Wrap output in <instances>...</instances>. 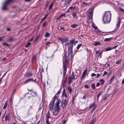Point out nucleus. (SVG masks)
Segmentation results:
<instances>
[{
	"label": "nucleus",
	"instance_id": "6ab92c4d",
	"mask_svg": "<svg viewBox=\"0 0 124 124\" xmlns=\"http://www.w3.org/2000/svg\"><path fill=\"white\" fill-rule=\"evenodd\" d=\"M118 21L116 27H119L120 25V24L121 22V20L120 17H119L117 18Z\"/></svg>",
	"mask_w": 124,
	"mask_h": 124
},
{
	"label": "nucleus",
	"instance_id": "5fc2aeb1",
	"mask_svg": "<svg viewBox=\"0 0 124 124\" xmlns=\"http://www.w3.org/2000/svg\"><path fill=\"white\" fill-rule=\"evenodd\" d=\"M97 107V105L95 104L92 109L94 110Z\"/></svg>",
	"mask_w": 124,
	"mask_h": 124
},
{
	"label": "nucleus",
	"instance_id": "79ce46f5",
	"mask_svg": "<svg viewBox=\"0 0 124 124\" xmlns=\"http://www.w3.org/2000/svg\"><path fill=\"white\" fill-rule=\"evenodd\" d=\"M7 101L5 103L4 105V106L3 107V108L4 109L5 108H6L7 106Z\"/></svg>",
	"mask_w": 124,
	"mask_h": 124
},
{
	"label": "nucleus",
	"instance_id": "680f3d73",
	"mask_svg": "<svg viewBox=\"0 0 124 124\" xmlns=\"http://www.w3.org/2000/svg\"><path fill=\"white\" fill-rule=\"evenodd\" d=\"M49 3V2L48 1H47L46 2V4L45 5V7L46 8L47 7Z\"/></svg>",
	"mask_w": 124,
	"mask_h": 124
},
{
	"label": "nucleus",
	"instance_id": "69168bd1",
	"mask_svg": "<svg viewBox=\"0 0 124 124\" xmlns=\"http://www.w3.org/2000/svg\"><path fill=\"white\" fill-rule=\"evenodd\" d=\"M100 84L99 83H97L96 84V86L97 87H98L100 86Z\"/></svg>",
	"mask_w": 124,
	"mask_h": 124
},
{
	"label": "nucleus",
	"instance_id": "13d9d810",
	"mask_svg": "<svg viewBox=\"0 0 124 124\" xmlns=\"http://www.w3.org/2000/svg\"><path fill=\"white\" fill-rule=\"evenodd\" d=\"M119 10L123 12H124V9L121 8H119Z\"/></svg>",
	"mask_w": 124,
	"mask_h": 124
},
{
	"label": "nucleus",
	"instance_id": "6e6552de",
	"mask_svg": "<svg viewBox=\"0 0 124 124\" xmlns=\"http://www.w3.org/2000/svg\"><path fill=\"white\" fill-rule=\"evenodd\" d=\"M58 39L62 41L63 42H66L68 41L69 38L68 37L66 36H64L63 38H61L59 37Z\"/></svg>",
	"mask_w": 124,
	"mask_h": 124
},
{
	"label": "nucleus",
	"instance_id": "ea45409f",
	"mask_svg": "<svg viewBox=\"0 0 124 124\" xmlns=\"http://www.w3.org/2000/svg\"><path fill=\"white\" fill-rule=\"evenodd\" d=\"M114 77V76H113L110 79V83H111L113 81Z\"/></svg>",
	"mask_w": 124,
	"mask_h": 124
},
{
	"label": "nucleus",
	"instance_id": "864d4df0",
	"mask_svg": "<svg viewBox=\"0 0 124 124\" xmlns=\"http://www.w3.org/2000/svg\"><path fill=\"white\" fill-rule=\"evenodd\" d=\"M66 15V14L65 13L62 14L60 16V17H62V16H65Z\"/></svg>",
	"mask_w": 124,
	"mask_h": 124
},
{
	"label": "nucleus",
	"instance_id": "dca6fc26",
	"mask_svg": "<svg viewBox=\"0 0 124 124\" xmlns=\"http://www.w3.org/2000/svg\"><path fill=\"white\" fill-rule=\"evenodd\" d=\"M87 68H86L83 73L82 76L81 78V79H82L86 75V73L87 72Z\"/></svg>",
	"mask_w": 124,
	"mask_h": 124
},
{
	"label": "nucleus",
	"instance_id": "412c9836",
	"mask_svg": "<svg viewBox=\"0 0 124 124\" xmlns=\"http://www.w3.org/2000/svg\"><path fill=\"white\" fill-rule=\"evenodd\" d=\"M113 39L111 37L108 38H105L104 40V42H109V41L110 40H112Z\"/></svg>",
	"mask_w": 124,
	"mask_h": 124
},
{
	"label": "nucleus",
	"instance_id": "0eeeda50",
	"mask_svg": "<svg viewBox=\"0 0 124 124\" xmlns=\"http://www.w3.org/2000/svg\"><path fill=\"white\" fill-rule=\"evenodd\" d=\"M63 65L64 66L63 72V79H65V76L66 74L67 71V67L66 66V63H63Z\"/></svg>",
	"mask_w": 124,
	"mask_h": 124
},
{
	"label": "nucleus",
	"instance_id": "49530a36",
	"mask_svg": "<svg viewBox=\"0 0 124 124\" xmlns=\"http://www.w3.org/2000/svg\"><path fill=\"white\" fill-rule=\"evenodd\" d=\"M40 37L39 36H37L35 38V42H36L37 40Z\"/></svg>",
	"mask_w": 124,
	"mask_h": 124
},
{
	"label": "nucleus",
	"instance_id": "a211bd4d",
	"mask_svg": "<svg viewBox=\"0 0 124 124\" xmlns=\"http://www.w3.org/2000/svg\"><path fill=\"white\" fill-rule=\"evenodd\" d=\"M97 118L96 117H94L93 119L90 122L91 124H94Z\"/></svg>",
	"mask_w": 124,
	"mask_h": 124
},
{
	"label": "nucleus",
	"instance_id": "473e14b6",
	"mask_svg": "<svg viewBox=\"0 0 124 124\" xmlns=\"http://www.w3.org/2000/svg\"><path fill=\"white\" fill-rule=\"evenodd\" d=\"M104 95H105L106 96H103V100L104 101H105L106 100L107 97L108 96V95L107 94H106Z\"/></svg>",
	"mask_w": 124,
	"mask_h": 124
},
{
	"label": "nucleus",
	"instance_id": "09e8293b",
	"mask_svg": "<svg viewBox=\"0 0 124 124\" xmlns=\"http://www.w3.org/2000/svg\"><path fill=\"white\" fill-rule=\"evenodd\" d=\"M4 46H10V45L8 44H7L5 42L3 44Z\"/></svg>",
	"mask_w": 124,
	"mask_h": 124
},
{
	"label": "nucleus",
	"instance_id": "c85d7f7f",
	"mask_svg": "<svg viewBox=\"0 0 124 124\" xmlns=\"http://www.w3.org/2000/svg\"><path fill=\"white\" fill-rule=\"evenodd\" d=\"M108 76L110 75L111 74L112 72V70L111 69H109L108 70Z\"/></svg>",
	"mask_w": 124,
	"mask_h": 124
},
{
	"label": "nucleus",
	"instance_id": "b1692460",
	"mask_svg": "<svg viewBox=\"0 0 124 124\" xmlns=\"http://www.w3.org/2000/svg\"><path fill=\"white\" fill-rule=\"evenodd\" d=\"M67 89L69 91L70 93L71 94L72 91L71 87L70 86H68V87Z\"/></svg>",
	"mask_w": 124,
	"mask_h": 124
},
{
	"label": "nucleus",
	"instance_id": "de8ad7c7",
	"mask_svg": "<svg viewBox=\"0 0 124 124\" xmlns=\"http://www.w3.org/2000/svg\"><path fill=\"white\" fill-rule=\"evenodd\" d=\"M35 55H33L32 56L31 58V60L32 62H33L35 59Z\"/></svg>",
	"mask_w": 124,
	"mask_h": 124
},
{
	"label": "nucleus",
	"instance_id": "39448f33",
	"mask_svg": "<svg viewBox=\"0 0 124 124\" xmlns=\"http://www.w3.org/2000/svg\"><path fill=\"white\" fill-rule=\"evenodd\" d=\"M50 113L49 111H48L46 117V124H50V121L49 120V119L51 118L50 117Z\"/></svg>",
	"mask_w": 124,
	"mask_h": 124
},
{
	"label": "nucleus",
	"instance_id": "603ef678",
	"mask_svg": "<svg viewBox=\"0 0 124 124\" xmlns=\"http://www.w3.org/2000/svg\"><path fill=\"white\" fill-rule=\"evenodd\" d=\"M61 89H60L58 91V92H57V93L55 95H56V96H57V97H58V96H57V94H59L60 93H61Z\"/></svg>",
	"mask_w": 124,
	"mask_h": 124
},
{
	"label": "nucleus",
	"instance_id": "6e6d98bb",
	"mask_svg": "<svg viewBox=\"0 0 124 124\" xmlns=\"http://www.w3.org/2000/svg\"><path fill=\"white\" fill-rule=\"evenodd\" d=\"M96 76V74L94 73H93L91 75V76L92 77H95Z\"/></svg>",
	"mask_w": 124,
	"mask_h": 124
},
{
	"label": "nucleus",
	"instance_id": "9b49d317",
	"mask_svg": "<svg viewBox=\"0 0 124 124\" xmlns=\"http://www.w3.org/2000/svg\"><path fill=\"white\" fill-rule=\"evenodd\" d=\"M63 56L64 57V63L65 62L66 63L68 62V60L71 61L72 58V57L70 58L69 57H68L65 54H64Z\"/></svg>",
	"mask_w": 124,
	"mask_h": 124
},
{
	"label": "nucleus",
	"instance_id": "f3484780",
	"mask_svg": "<svg viewBox=\"0 0 124 124\" xmlns=\"http://www.w3.org/2000/svg\"><path fill=\"white\" fill-rule=\"evenodd\" d=\"M69 102V100H68L66 99H65L64 100V101L63 103V108H64L66 106H67Z\"/></svg>",
	"mask_w": 124,
	"mask_h": 124
},
{
	"label": "nucleus",
	"instance_id": "7ed1b4c3",
	"mask_svg": "<svg viewBox=\"0 0 124 124\" xmlns=\"http://www.w3.org/2000/svg\"><path fill=\"white\" fill-rule=\"evenodd\" d=\"M75 42V39H73L70 40V42L66 43L65 45V46H68V48H72L73 45Z\"/></svg>",
	"mask_w": 124,
	"mask_h": 124
},
{
	"label": "nucleus",
	"instance_id": "bf43d9fd",
	"mask_svg": "<svg viewBox=\"0 0 124 124\" xmlns=\"http://www.w3.org/2000/svg\"><path fill=\"white\" fill-rule=\"evenodd\" d=\"M92 26L93 28L95 29V30H96V29H98V28L96 26H93V25L92 24Z\"/></svg>",
	"mask_w": 124,
	"mask_h": 124
},
{
	"label": "nucleus",
	"instance_id": "3c124183",
	"mask_svg": "<svg viewBox=\"0 0 124 124\" xmlns=\"http://www.w3.org/2000/svg\"><path fill=\"white\" fill-rule=\"evenodd\" d=\"M60 30H63V31H65V30L63 27H60Z\"/></svg>",
	"mask_w": 124,
	"mask_h": 124
},
{
	"label": "nucleus",
	"instance_id": "58836bf2",
	"mask_svg": "<svg viewBox=\"0 0 124 124\" xmlns=\"http://www.w3.org/2000/svg\"><path fill=\"white\" fill-rule=\"evenodd\" d=\"M78 25L76 24H72L70 26V27L73 28H74L76 27Z\"/></svg>",
	"mask_w": 124,
	"mask_h": 124
},
{
	"label": "nucleus",
	"instance_id": "a18cd8bd",
	"mask_svg": "<svg viewBox=\"0 0 124 124\" xmlns=\"http://www.w3.org/2000/svg\"><path fill=\"white\" fill-rule=\"evenodd\" d=\"M72 15L74 17H75L76 16L77 14L76 13L73 12L72 13Z\"/></svg>",
	"mask_w": 124,
	"mask_h": 124
},
{
	"label": "nucleus",
	"instance_id": "f704fd0d",
	"mask_svg": "<svg viewBox=\"0 0 124 124\" xmlns=\"http://www.w3.org/2000/svg\"><path fill=\"white\" fill-rule=\"evenodd\" d=\"M14 39L12 37H10L8 39V41L9 42L12 41Z\"/></svg>",
	"mask_w": 124,
	"mask_h": 124
},
{
	"label": "nucleus",
	"instance_id": "f257e3e1",
	"mask_svg": "<svg viewBox=\"0 0 124 124\" xmlns=\"http://www.w3.org/2000/svg\"><path fill=\"white\" fill-rule=\"evenodd\" d=\"M111 14L110 11H106L105 12L102 19L103 23H109L111 20Z\"/></svg>",
	"mask_w": 124,
	"mask_h": 124
},
{
	"label": "nucleus",
	"instance_id": "f03ea898",
	"mask_svg": "<svg viewBox=\"0 0 124 124\" xmlns=\"http://www.w3.org/2000/svg\"><path fill=\"white\" fill-rule=\"evenodd\" d=\"M58 98V97L56 96V95H55L53 98V101L51 102L49 104V108L50 110L51 111L53 109V107L54 105L55 100L56 99H57Z\"/></svg>",
	"mask_w": 124,
	"mask_h": 124
},
{
	"label": "nucleus",
	"instance_id": "a878e982",
	"mask_svg": "<svg viewBox=\"0 0 124 124\" xmlns=\"http://www.w3.org/2000/svg\"><path fill=\"white\" fill-rule=\"evenodd\" d=\"M70 0H64V4L67 5L69 4L70 2Z\"/></svg>",
	"mask_w": 124,
	"mask_h": 124
},
{
	"label": "nucleus",
	"instance_id": "4c0bfd02",
	"mask_svg": "<svg viewBox=\"0 0 124 124\" xmlns=\"http://www.w3.org/2000/svg\"><path fill=\"white\" fill-rule=\"evenodd\" d=\"M82 46V44H78L77 47V50H78L80 47Z\"/></svg>",
	"mask_w": 124,
	"mask_h": 124
},
{
	"label": "nucleus",
	"instance_id": "774afa93",
	"mask_svg": "<svg viewBox=\"0 0 124 124\" xmlns=\"http://www.w3.org/2000/svg\"><path fill=\"white\" fill-rule=\"evenodd\" d=\"M97 76L95 77L96 78H98L100 75L99 73L97 74Z\"/></svg>",
	"mask_w": 124,
	"mask_h": 124
},
{
	"label": "nucleus",
	"instance_id": "5701e85b",
	"mask_svg": "<svg viewBox=\"0 0 124 124\" xmlns=\"http://www.w3.org/2000/svg\"><path fill=\"white\" fill-rule=\"evenodd\" d=\"M72 79L71 77H69L68 78V83L69 84H70L71 83V81L72 80Z\"/></svg>",
	"mask_w": 124,
	"mask_h": 124
},
{
	"label": "nucleus",
	"instance_id": "9d476101",
	"mask_svg": "<svg viewBox=\"0 0 124 124\" xmlns=\"http://www.w3.org/2000/svg\"><path fill=\"white\" fill-rule=\"evenodd\" d=\"M91 11L90 12L89 16V19L90 20H91L92 19V17L93 15V8H91Z\"/></svg>",
	"mask_w": 124,
	"mask_h": 124
},
{
	"label": "nucleus",
	"instance_id": "a19ab883",
	"mask_svg": "<svg viewBox=\"0 0 124 124\" xmlns=\"http://www.w3.org/2000/svg\"><path fill=\"white\" fill-rule=\"evenodd\" d=\"M121 61L122 60H119L116 62V64H119L121 63Z\"/></svg>",
	"mask_w": 124,
	"mask_h": 124
},
{
	"label": "nucleus",
	"instance_id": "052dcab7",
	"mask_svg": "<svg viewBox=\"0 0 124 124\" xmlns=\"http://www.w3.org/2000/svg\"><path fill=\"white\" fill-rule=\"evenodd\" d=\"M46 22H45L44 23H43V25H42V27H45L46 24Z\"/></svg>",
	"mask_w": 124,
	"mask_h": 124
},
{
	"label": "nucleus",
	"instance_id": "393cba45",
	"mask_svg": "<svg viewBox=\"0 0 124 124\" xmlns=\"http://www.w3.org/2000/svg\"><path fill=\"white\" fill-rule=\"evenodd\" d=\"M93 45H100V43L98 41H96L94 42L93 43Z\"/></svg>",
	"mask_w": 124,
	"mask_h": 124
},
{
	"label": "nucleus",
	"instance_id": "4468645a",
	"mask_svg": "<svg viewBox=\"0 0 124 124\" xmlns=\"http://www.w3.org/2000/svg\"><path fill=\"white\" fill-rule=\"evenodd\" d=\"M57 99V102L55 104L54 106H56L58 107H59V104L62 101H60V99H58V98Z\"/></svg>",
	"mask_w": 124,
	"mask_h": 124
},
{
	"label": "nucleus",
	"instance_id": "37998d69",
	"mask_svg": "<svg viewBox=\"0 0 124 124\" xmlns=\"http://www.w3.org/2000/svg\"><path fill=\"white\" fill-rule=\"evenodd\" d=\"M31 43H28L27 44L25 45V47H28L30 46L31 45Z\"/></svg>",
	"mask_w": 124,
	"mask_h": 124
},
{
	"label": "nucleus",
	"instance_id": "338daca9",
	"mask_svg": "<svg viewBox=\"0 0 124 124\" xmlns=\"http://www.w3.org/2000/svg\"><path fill=\"white\" fill-rule=\"evenodd\" d=\"M67 121L66 120H65L64 119L63 120V124H65L66 122Z\"/></svg>",
	"mask_w": 124,
	"mask_h": 124
},
{
	"label": "nucleus",
	"instance_id": "c03bdc74",
	"mask_svg": "<svg viewBox=\"0 0 124 124\" xmlns=\"http://www.w3.org/2000/svg\"><path fill=\"white\" fill-rule=\"evenodd\" d=\"M95 103H93V104H91L90 106H89V108H90V109H91V108L93 106H94V105H95Z\"/></svg>",
	"mask_w": 124,
	"mask_h": 124
},
{
	"label": "nucleus",
	"instance_id": "8fccbe9b",
	"mask_svg": "<svg viewBox=\"0 0 124 124\" xmlns=\"http://www.w3.org/2000/svg\"><path fill=\"white\" fill-rule=\"evenodd\" d=\"M108 72H107L106 71H105L104 72V74L102 75V76H104L105 75H106L107 74L108 75Z\"/></svg>",
	"mask_w": 124,
	"mask_h": 124
},
{
	"label": "nucleus",
	"instance_id": "c756f323",
	"mask_svg": "<svg viewBox=\"0 0 124 124\" xmlns=\"http://www.w3.org/2000/svg\"><path fill=\"white\" fill-rule=\"evenodd\" d=\"M70 77H71V78L72 79H73L74 80L75 79V76L74 73V72L73 71H72L71 76Z\"/></svg>",
	"mask_w": 124,
	"mask_h": 124
},
{
	"label": "nucleus",
	"instance_id": "0e129e2a",
	"mask_svg": "<svg viewBox=\"0 0 124 124\" xmlns=\"http://www.w3.org/2000/svg\"><path fill=\"white\" fill-rule=\"evenodd\" d=\"M82 3H83V4L84 5H87L89 3H85L84 2H82Z\"/></svg>",
	"mask_w": 124,
	"mask_h": 124
},
{
	"label": "nucleus",
	"instance_id": "7c9ffc66",
	"mask_svg": "<svg viewBox=\"0 0 124 124\" xmlns=\"http://www.w3.org/2000/svg\"><path fill=\"white\" fill-rule=\"evenodd\" d=\"M32 75V73H28L27 75H25V76L27 77H29Z\"/></svg>",
	"mask_w": 124,
	"mask_h": 124
},
{
	"label": "nucleus",
	"instance_id": "2f4dec72",
	"mask_svg": "<svg viewBox=\"0 0 124 124\" xmlns=\"http://www.w3.org/2000/svg\"><path fill=\"white\" fill-rule=\"evenodd\" d=\"M112 49V46L108 48H106L105 51H110Z\"/></svg>",
	"mask_w": 124,
	"mask_h": 124
},
{
	"label": "nucleus",
	"instance_id": "ddd939ff",
	"mask_svg": "<svg viewBox=\"0 0 124 124\" xmlns=\"http://www.w3.org/2000/svg\"><path fill=\"white\" fill-rule=\"evenodd\" d=\"M36 78H35L34 80L33 78H29L26 80L24 82V84H26L28 82H30L31 81H33L34 82H37L36 81Z\"/></svg>",
	"mask_w": 124,
	"mask_h": 124
},
{
	"label": "nucleus",
	"instance_id": "e433bc0d",
	"mask_svg": "<svg viewBox=\"0 0 124 124\" xmlns=\"http://www.w3.org/2000/svg\"><path fill=\"white\" fill-rule=\"evenodd\" d=\"M50 35V34L48 32H46L45 35V37H48Z\"/></svg>",
	"mask_w": 124,
	"mask_h": 124
},
{
	"label": "nucleus",
	"instance_id": "4d7b16f0",
	"mask_svg": "<svg viewBox=\"0 0 124 124\" xmlns=\"http://www.w3.org/2000/svg\"><path fill=\"white\" fill-rule=\"evenodd\" d=\"M84 86L85 88H88L89 87V86L87 84L85 85Z\"/></svg>",
	"mask_w": 124,
	"mask_h": 124
},
{
	"label": "nucleus",
	"instance_id": "72a5a7b5",
	"mask_svg": "<svg viewBox=\"0 0 124 124\" xmlns=\"http://www.w3.org/2000/svg\"><path fill=\"white\" fill-rule=\"evenodd\" d=\"M53 2H52L50 6H49V9H51L53 7Z\"/></svg>",
	"mask_w": 124,
	"mask_h": 124
},
{
	"label": "nucleus",
	"instance_id": "1a4fd4ad",
	"mask_svg": "<svg viewBox=\"0 0 124 124\" xmlns=\"http://www.w3.org/2000/svg\"><path fill=\"white\" fill-rule=\"evenodd\" d=\"M73 53L72 48L68 49V56L70 58L71 57L72 58V54Z\"/></svg>",
	"mask_w": 124,
	"mask_h": 124
},
{
	"label": "nucleus",
	"instance_id": "20e7f679",
	"mask_svg": "<svg viewBox=\"0 0 124 124\" xmlns=\"http://www.w3.org/2000/svg\"><path fill=\"white\" fill-rule=\"evenodd\" d=\"M14 0H8L6 1L3 4L2 9L3 10L7 9V6L10 4L11 2L13 1Z\"/></svg>",
	"mask_w": 124,
	"mask_h": 124
},
{
	"label": "nucleus",
	"instance_id": "2eb2a0df",
	"mask_svg": "<svg viewBox=\"0 0 124 124\" xmlns=\"http://www.w3.org/2000/svg\"><path fill=\"white\" fill-rule=\"evenodd\" d=\"M96 32L97 33H113L115 31H109V32H102L101 31L99 30V29L98 28L96 30Z\"/></svg>",
	"mask_w": 124,
	"mask_h": 124
},
{
	"label": "nucleus",
	"instance_id": "cd10ccee",
	"mask_svg": "<svg viewBox=\"0 0 124 124\" xmlns=\"http://www.w3.org/2000/svg\"><path fill=\"white\" fill-rule=\"evenodd\" d=\"M102 94V92H100L97 95V99L98 100L100 96Z\"/></svg>",
	"mask_w": 124,
	"mask_h": 124
},
{
	"label": "nucleus",
	"instance_id": "4be33fe9",
	"mask_svg": "<svg viewBox=\"0 0 124 124\" xmlns=\"http://www.w3.org/2000/svg\"><path fill=\"white\" fill-rule=\"evenodd\" d=\"M31 95L33 96L36 97L38 96L37 95L36 93V92H35L32 91L31 93Z\"/></svg>",
	"mask_w": 124,
	"mask_h": 124
},
{
	"label": "nucleus",
	"instance_id": "f8f14e48",
	"mask_svg": "<svg viewBox=\"0 0 124 124\" xmlns=\"http://www.w3.org/2000/svg\"><path fill=\"white\" fill-rule=\"evenodd\" d=\"M11 118V117L10 114L9 113H8L5 116V121H7L8 122H9Z\"/></svg>",
	"mask_w": 124,
	"mask_h": 124
},
{
	"label": "nucleus",
	"instance_id": "aec40b11",
	"mask_svg": "<svg viewBox=\"0 0 124 124\" xmlns=\"http://www.w3.org/2000/svg\"><path fill=\"white\" fill-rule=\"evenodd\" d=\"M65 90L64 88H63V91L62 92V96H65L66 98H67V96L66 94V93H65Z\"/></svg>",
	"mask_w": 124,
	"mask_h": 124
},
{
	"label": "nucleus",
	"instance_id": "bb28decb",
	"mask_svg": "<svg viewBox=\"0 0 124 124\" xmlns=\"http://www.w3.org/2000/svg\"><path fill=\"white\" fill-rule=\"evenodd\" d=\"M91 86L93 89H95L96 88L95 84L94 83L92 84L91 85Z\"/></svg>",
	"mask_w": 124,
	"mask_h": 124
},
{
	"label": "nucleus",
	"instance_id": "423d86ee",
	"mask_svg": "<svg viewBox=\"0 0 124 124\" xmlns=\"http://www.w3.org/2000/svg\"><path fill=\"white\" fill-rule=\"evenodd\" d=\"M60 107H58L56 106H54V111H53V113L55 116L57 115L59 112V111L60 110Z\"/></svg>",
	"mask_w": 124,
	"mask_h": 124
},
{
	"label": "nucleus",
	"instance_id": "c9c22d12",
	"mask_svg": "<svg viewBox=\"0 0 124 124\" xmlns=\"http://www.w3.org/2000/svg\"><path fill=\"white\" fill-rule=\"evenodd\" d=\"M100 82L101 83V85H103L104 83V79H102L100 80Z\"/></svg>",
	"mask_w": 124,
	"mask_h": 124
},
{
	"label": "nucleus",
	"instance_id": "e2e57ef3",
	"mask_svg": "<svg viewBox=\"0 0 124 124\" xmlns=\"http://www.w3.org/2000/svg\"><path fill=\"white\" fill-rule=\"evenodd\" d=\"M46 19L44 17H43L41 21L40 22V23H41L42 22H43L45 19Z\"/></svg>",
	"mask_w": 124,
	"mask_h": 124
}]
</instances>
